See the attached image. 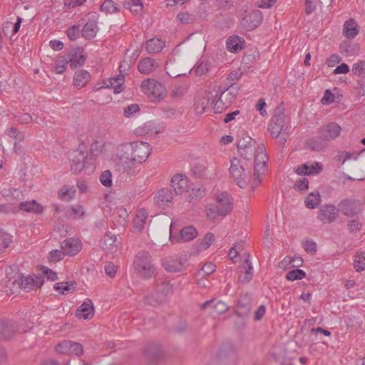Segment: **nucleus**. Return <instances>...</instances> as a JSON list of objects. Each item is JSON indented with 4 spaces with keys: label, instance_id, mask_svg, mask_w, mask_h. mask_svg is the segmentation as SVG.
<instances>
[{
    "label": "nucleus",
    "instance_id": "obj_1",
    "mask_svg": "<svg viewBox=\"0 0 365 365\" xmlns=\"http://www.w3.org/2000/svg\"><path fill=\"white\" fill-rule=\"evenodd\" d=\"M255 150L256 153L253 173L254 182L252 184V190L261 183L260 177L267 170L268 155L265 146L260 144L255 148V142H250V145L239 150L240 155L245 160H250Z\"/></svg>",
    "mask_w": 365,
    "mask_h": 365
},
{
    "label": "nucleus",
    "instance_id": "obj_2",
    "mask_svg": "<svg viewBox=\"0 0 365 365\" xmlns=\"http://www.w3.org/2000/svg\"><path fill=\"white\" fill-rule=\"evenodd\" d=\"M290 126L285 123L284 108L277 107L268 125V130L272 138L277 139L280 145H284L290 133Z\"/></svg>",
    "mask_w": 365,
    "mask_h": 365
},
{
    "label": "nucleus",
    "instance_id": "obj_3",
    "mask_svg": "<svg viewBox=\"0 0 365 365\" xmlns=\"http://www.w3.org/2000/svg\"><path fill=\"white\" fill-rule=\"evenodd\" d=\"M341 131V128L338 123H329L321 127L319 135L308 140L307 144L312 150H322L327 145L328 142L338 138Z\"/></svg>",
    "mask_w": 365,
    "mask_h": 365
},
{
    "label": "nucleus",
    "instance_id": "obj_4",
    "mask_svg": "<svg viewBox=\"0 0 365 365\" xmlns=\"http://www.w3.org/2000/svg\"><path fill=\"white\" fill-rule=\"evenodd\" d=\"M215 201V204H210L205 209L207 218L212 221L219 216H226L232 210V198L228 193L220 192Z\"/></svg>",
    "mask_w": 365,
    "mask_h": 365
},
{
    "label": "nucleus",
    "instance_id": "obj_5",
    "mask_svg": "<svg viewBox=\"0 0 365 365\" xmlns=\"http://www.w3.org/2000/svg\"><path fill=\"white\" fill-rule=\"evenodd\" d=\"M133 267L142 278L149 279L155 275V267L152 262L151 255L146 251L138 252L133 261Z\"/></svg>",
    "mask_w": 365,
    "mask_h": 365
},
{
    "label": "nucleus",
    "instance_id": "obj_6",
    "mask_svg": "<svg viewBox=\"0 0 365 365\" xmlns=\"http://www.w3.org/2000/svg\"><path fill=\"white\" fill-rule=\"evenodd\" d=\"M119 164L123 167L127 175L133 176L135 172L133 167L135 165L133 147L130 143L121 144L117 154Z\"/></svg>",
    "mask_w": 365,
    "mask_h": 365
},
{
    "label": "nucleus",
    "instance_id": "obj_7",
    "mask_svg": "<svg viewBox=\"0 0 365 365\" xmlns=\"http://www.w3.org/2000/svg\"><path fill=\"white\" fill-rule=\"evenodd\" d=\"M143 92L152 101H160L166 96L165 86L155 79L148 78L141 83Z\"/></svg>",
    "mask_w": 365,
    "mask_h": 365
},
{
    "label": "nucleus",
    "instance_id": "obj_8",
    "mask_svg": "<svg viewBox=\"0 0 365 365\" xmlns=\"http://www.w3.org/2000/svg\"><path fill=\"white\" fill-rule=\"evenodd\" d=\"M230 173L240 187L244 188L247 186L248 175L240 160L234 158L231 160Z\"/></svg>",
    "mask_w": 365,
    "mask_h": 365
},
{
    "label": "nucleus",
    "instance_id": "obj_9",
    "mask_svg": "<svg viewBox=\"0 0 365 365\" xmlns=\"http://www.w3.org/2000/svg\"><path fill=\"white\" fill-rule=\"evenodd\" d=\"M337 210L347 217L357 216L361 212V204L356 199H344L339 203Z\"/></svg>",
    "mask_w": 365,
    "mask_h": 365
},
{
    "label": "nucleus",
    "instance_id": "obj_10",
    "mask_svg": "<svg viewBox=\"0 0 365 365\" xmlns=\"http://www.w3.org/2000/svg\"><path fill=\"white\" fill-rule=\"evenodd\" d=\"M156 291L158 299L151 298L150 301L153 304H163L166 301L167 297L173 294V286L170 281L160 279L157 281Z\"/></svg>",
    "mask_w": 365,
    "mask_h": 365
},
{
    "label": "nucleus",
    "instance_id": "obj_11",
    "mask_svg": "<svg viewBox=\"0 0 365 365\" xmlns=\"http://www.w3.org/2000/svg\"><path fill=\"white\" fill-rule=\"evenodd\" d=\"M43 279L42 277L37 276H28L24 277L21 275L19 279L14 282V284H17V287L25 292H29L36 288L41 287L43 284Z\"/></svg>",
    "mask_w": 365,
    "mask_h": 365
},
{
    "label": "nucleus",
    "instance_id": "obj_12",
    "mask_svg": "<svg viewBox=\"0 0 365 365\" xmlns=\"http://www.w3.org/2000/svg\"><path fill=\"white\" fill-rule=\"evenodd\" d=\"M262 19V14L259 10L245 11L240 24L247 31L253 30L261 24Z\"/></svg>",
    "mask_w": 365,
    "mask_h": 365
},
{
    "label": "nucleus",
    "instance_id": "obj_13",
    "mask_svg": "<svg viewBox=\"0 0 365 365\" xmlns=\"http://www.w3.org/2000/svg\"><path fill=\"white\" fill-rule=\"evenodd\" d=\"M71 161V170L75 173H79L84 168L85 160L87 158V152L79 146L78 149L72 151L69 155Z\"/></svg>",
    "mask_w": 365,
    "mask_h": 365
},
{
    "label": "nucleus",
    "instance_id": "obj_14",
    "mask_svg": "<svg viewBox=\"0 0 365 365\" xmlns=\"http://www.w3.org/2000/svg\"><path fill=\"white\" fill-rule=\"evenodd\" d=\"M130 143L133 147L135 163L136 162H138L139 163L145 162L151 152L150 145L143 141L133 142Z\"/></svg>",
    "mask_w": 365,
    "mask_h": 365
},
{
    "label": "nucleus",
    "instance_id": "obj_15",
    "mask_svg": "<svg viewBox=\"0 0 365 365\" xmlns=\"http://www.w3.org/2000/svg\"><path fill=\"white\" fill-rule=\"evenodd\" d=\"M338 215L337 208L334 205H326L319 210L318 219L324 224H329L335 221Z\"/></svg>",
    "mask_w": 365,
    "mask_h": 365
},
{
    "label": "nucleus",
    "instance_id": "obj_16",
    "mask_svg": "<svg viewBox=\"0 0 365 365\" xmlns=\"http://www.w3.org/2000/svg\"><path fill=\"white\" fill-rule=\"evenodd\" d=\"M186 259L182 257H167L163 260L162 264L169 272H180L185 269Z\"/></svg>",
    "mask_w": 365,
    "mask_h": 365
},
{
    "label": "nucleus",
    "instance_id": "obj_17",
    "mask_svg": "<svg viewBox=\"0 0 365 365\" xmlns=\"http://www.w3.org/2000/svg\"><path fill=\"white\" fill-rule=\"evenodd\" d=\"M245 255L247 256L246 259H245V264L241 265L238 267L237 272H238V281L241 283H247L249 282L253 276L252 273V263L250 260V254L246 253Z\"/></svg>",
    "mask_w": 365,
    "mask_h": 365
},
{
    "label": "nucleus",
    "instance_id": "obj_18",
    "mask_svg": "<svg viewBox=\"0 0 365 365\" xmlns=\"http://www.w3.org/2000/svg\"><path fill=\"white\" fill-rule=\"evenodd\" d=\"M252 304V296L250 294L242 295L238 302L235 314L240 317H247L251 312Z\"/></svg>",
    "mask_w": 365,
    "mask_h": 365
},
{
    "label": "nucleus",
    "instance_id": "obj_19",
    "mask_svg": "<svg viewBox=\"0 0 365 365\" xmlns=\"http://www.w3.org/2000/svg\"><path fill=\"white\" fill-rule=\"evenodd\" d=\"M61 249L67 255H75L82 249L81 241L75 238H68L63 240L61 245Z\"/></svg>",
    "mask_w": 365,
    "mask_h": 365
},
{
    "label": "nucleus",
    "instance_id": "obj_20",
    "mask_svg": "<svg viewBox=\"0 0 365 365\" xmlns=\"http://www.w3.org/2000/svg\"><path fill=\"white\" fill-rule=\"evenodd\" d=\"M171 186L176 195H182L188 188V179L182 174H176L171 179Z\"/></svg>",
    "mask_w": 365,
    "mask_h": 365
},
{
    "label": "nucleus",
    "instance_id": "obj_21",
    "mask_svg": "<svg viewBox=\"0 0 365 365\" xmlns=\"http://www.w3.org/2000/svg\"><path fill=\"white\" fill-rule=\"evenodd\" d=\"M86 58V55L81 48H76L72 50L68 53V59L67 61L70 63V67L72 69H75L81 66L85 63Z\"/></svg>",
    "mask_w": 365,
    "mask_h": 365
},
{
    "label": "nucleus",
    "instance_id": "obj_22",
    "mask_svg": "<svg viewBox=\"0 0 365 365\" xmlns=\"http://www.w3.org/2000/svg\"><path fill=\"white\" fill-rule=\"evenodd\" d=\"M173 198V192L168 188H163L159 190L155 196V202L159 207L165 209L172 202Z\"/></svg>",
    "mask_w": 365,
    "mask_h": 365
},
{
    "label": "nucleus",
    "instance_id": "obj_23",
    "mask_svg": "<svg viewBox=\"0 0 365 365\" xmlns=\"http://www.w3.org/2000/svg\"><path fill=\"white\" fill-rule=\"evenodd\" d=\"M240 87L237 85H229L221 93L220 98L221 101H223V104L226 106H230L237 98L239 93Z\"/></svg>",
    "mask_w": 365,
    "mask_h": 365
},
{
    "label": "nucleus",
    "instance_id": "obj_24",
    "mask_svg": "<svg viewBox=\"0 0 365 365\" xmlns=\"http://www.w3.org/2000/svg\"><path fill=\"white\" fill-rule=\"evenodd\" d=\"M197 235V232L193 226H187L181 230L179 237H175L170 234V239L178 242H188L194 240Z\"/></svg>",
    "mask_w": 365,
    "mask_h": 365
},
{
    "label": "nucleus",
    "instance_id": "obj_25",
    "mask_svg": "<svg viewBox=\"0 0 365 365\" xmlns=\"http://www.w3.org/2000/svg\"><path fill=\"white\" fill-rule=\"evenodd\" d=\"M94 307L90 299L86 301L77 309L76 317L79 319H88L94 315Z\"/></svg>",
    "mask_w": 365,
    "mask_h": 365
},
{
    "label": "nucleus",
    "instance_id": "obj_26",
    "mask_svg": "<svg viewBox=\"0 0 365 365\" xmlns=\"http://www.w3.org/2000/svg\"><path fill=\"white\" fill-rule=\"evenodd\" d=\"M17 331L14 322L7 320H0V339H8Z\"/></svg>",
    "mask_w": 365,
    "mask_h": 365
},
{
    "label": "nucleus",
    "instance_id": "obj_27",
    "mask_svg": "<svg viewBox=\"0 0 365 365\" xmlns=\"http://www.w3.org/2000/svg\"><path fill=\"white\" fill-rule=\"evenodd\" d=\"M158 67L155 61L151 58H145L140 61L138 69L143 74H149Z\"/></svg>",
    "mask_w": 365,
    "mask_h": 365
},
{
    "label": "nucleus",
    "instance_id": "obj_28",
    "mask_svg": "<svg viewBox=\"0 0 365 365\" xmlns=\"http://www.w3.org/2000/svg\"><path fill=\"white\" fill-rule=\"evenodd\" d=\"M235 355V348L232 343L226 341L222 344L218 353L217 358L220 360H225L232 358Z\"/></svg>",
    "mask_w": 365,
    "mask_h": 365
},
{
    "label": "nucleus",
    "instance_id": "obj_29",
    "mask_svg": "<svg viewBox=\"0 0 365 365\" xmlns=\"http://www.w3.org/2000/svg\"><path fill=\"white\" fill-rule=\"evenodd\" d=\"M124 83V74L120 73L118 76L111 78L109 80L103 82V87L114 88L115 93H120L123 91V84Z\"/></svg>",
    "mask_w": 365,
    "mask_h": 365
},
{
    "label": "nucleus",
    "instance_id": "obj_30",
    "mask_svg": "<svg viewBox=\"0 0 365 365\" xmlns=\"http://www.w3.org/2000/svg\"><path fill=\"white\" fill-rule=\"evenodd\" d=\"M363 225L361 218L357 215L348 217L346 227L349 234L356 235L361 231Z\"/></svg>",
    "mask_w": 365,
    "mask_h": 365
},
{
    "label": "nucleus",
    "instance_id": "obj_31",
    "mask_svg": "<svg viewBox=\"0 0 365 365\" xmlns=\"http://www.w3.org/2000/svg\"><path fill=\"white\" fill-rule=\"evenodd\" d=\"M359 26L353 19H350L344 22L343 33L347 38H354L359 34Z\"/></svg>",
    "mask_w": 365,
    "mask_h": 365
},
{
    "label": "nucleus",
    "instance_id": "obj_32",
    "mask_svg": "<svg viewBox=\"0 0 365 365\" xmlns=\"http://www.w3.org/2000/svg\"><path fill=\"white\" fill-rule=\"evenodd\" d=\"M19 208L20 210L36 214H41L43 210V207L34 200L21 202Z\"/></svg>",
    "mask_w": 365,
    "mask_h": 365
},
{
    "label": "nucleus",
    "instance_id": "obj_33",
    "mask_svg": "<svg viewBox=\"0 0 365 365\" xmlns=\"http://www.w3.org/2000/svg\"><path fill=\"white\" fill-rule=\"evenodd\" d=\"M90 73L85 70H81L75 73L73 77V85L76 88H81L85 86L90 81Z\"/></svg>",
    "mask_w": 365,
    "mask_h": 365
},
{
    "label": "nucleus",
    "instance_id": "obj_34",
    "mask_svg": "<svg viewBox=\"0 0 365 365\" xmlns=\"http://www.w3.org/2000/svg\"><path fill=\"white\" fill-rule=\"evenodd\" d=\"M116 242L117 240L115 235H106L100 241V246L107 252H113L117 248Z\"/></svg>",
    "mask_w": 365,
    "mask_h": 365
},
{
    "label": "nucleus",
    "instance_id": "obj_35",
    "mask_svg": "<svg viewBox=\"0 0 365 365\" xmlns=\"http://www.w3.org/2000/svg\"><path fill=\"white\" fill-rule=\"evenodd\" d=\"M97 31V23L94 20L88 21L81 30L82 36L86 39H91L95 37Z\"/></svg>",
    "mask_w": 365,
    "mask_h": 365
},
{
    "label": "nucleus",
    "instance_id": "obj_36",
    "mask_svg": "<svg viewBox=\"0 0 365 365\" xmlns=\"http://www.w3.org/2000/svg\"><path fill=\"white\" fill-rule=\"evenodd\" d=\"M165 46V44L163 41L153 38L146 42L145 48L149 53H156L160 52Z\"/></svg>",
    "mask_w": 365,
    "mask_h": 365
},
{
    "label": "nucleus",
    "instance_id": "obj_37",
    "mask_svg": "<svg viewBox=\"0 0 365 365\" xmlns=\"http://www.w3.org/2000/svg\"><path fill=\"white\" fill-rule=\"evenodd\" d=\"M339 48L342 54H344L346 56H351L359 51L360 47L358 44L351 43L348 41H344L340 44Z\"/></svg>",
    "mask_w": 365,
    "mask_h": 365
},
{
    "label": "nucleus",
    "instance_id": "obj_38",
    "mask_svg": "<svg viewBox=\"0 0 365 365\" xmlns=\"http://www.w3.org/2000/svg\"><path fill=\"white\" fill-rule=\"evenodd\" d=\"M322 170V165L319 163H315L314 165H308L304 164L296 170V173L299 175H312L314 173H319Z\"/></svg>",
    "mask_w": 365,
    "mask_h": 365
},
{
    "label": "nucleus",
    "instance_id": "obj_39",
    "mask_svg": "<svg viewBox=\"0 0 365 365\" xmlns=\"http://www.w3.org/2000/svg\"><path fill=\"white\" fill-rule=\"evenodd\" d=\"M147 218L148 212L145 209L138 210L133 221L134 229L138 231H141L144 228Z\"/></svg>",
    "mask_w": 365,
    "mask_h": 365
},
{
    "label": "nucleus",
    "instance_id": "obj_40",
    "mask_svg": "<svg viewBox=\"0 0 365 365\" xmlns=\"http://www.w3.org/2000/svg\"><path fill=\"white\" fill-rule=\"evenodd\" d=\"M54 289L63 294L72 293L76 289V283L74 281L58 282L54 285Z\"/></svg>",
    "mask_w": 365,
    "mask_h": 365
},
{
    "label": "nucleus",
    "instance_id": "obj_41",
    "mask_svg": "<svg viewBox=\"0 0 365 365\" xmlns=\"http://www.w3.org/2000/svg\"><path fill=\"white\" fill-rule=\"evenodd\" d=\"M123 7L137 15L142 11L143 6L141 0H125L123 2Z\"/></svg>",
    "mask_w": 365,
    "mask_h": 365
},
{
    "label": "nucleus",
    "instance_id": "obj_42",
    "mask_svg": "<svg viewBox=\"0 0 365 365\" xmlns=\"http://www.w3.org/2000/svg\"><path fill=\"white\" fill-rule=\"evenodd\" d=\"M242 42L238 36H232L227 40V49L232 53H237L242 48Z\"/></svg>",
    "mask_w": 365,
    "mask_h": 365
},
{
    "label": "nucleus",
    "instance_id": "obj_43",
    "mask_svg": "<svg viewBox=\"0 0 365 365\" xmlns=\"http://www.w3.org/2000/svg\"><path fill=\"white\" fill-rule=\"evenodd\" d=\"M160 132L156 128H154L150 123H145L143 126L138 127L135 130L137 135H148L150 136L155 135Z\"/></svg>",
    "mask_w": 365,
    "mask_h": 365
},
{
    "label": "nucleus",
    "instance_id": "obj_44",
    "mask_svg": "<svg viewBox=\"0 0 365 365\" xmlns=\"http://www.w3.org/2000/svg\"><path fill=\"white\" fill-rule=\"evenodd\" d=\"M320 202V195L319 192L309 193L305 199L306 207L310 209L315 208Z\"/></svg>",
    "mask_w": 365,
    "mask_h": 365
},
{
    "label": "nucleus",
    "instance_id": "obj_45",
    "mask_svg": "<svg viewBox=\"0 0 365 365\" xmlns=\"http://www.w3.org/2000/svg\"><path fill=\"white\" fill-rule=\"evenodd\" d=\"M354 264L356 272L365 269V253L364 252L356 253Z\"/></svg>",
    "mask_w": 365,
    "mask_h": 365
},
{
    "label": "nucleus",
    "instance_id": "obj_46",
    "mask_svg": "<svg viewBox=\"0 0 365 365\" xmlns=\"http://www.w3.org/2000/svg\"><path fill=\"white\" fill-rule=\"evenodd\" d=\"M6 134L16 140L18 143L25 139V135L15 127H11L6 130Z\"/></svg>",
    "mask_w": 365,
    "mask_h": 365
},
{
    "label": "nucleus",
    "instance_id": "obj_47",
    "mask_svg": "<svg viewBox=\"0 0 365 365\" xmlns=\"http://www.w3.org/2000/svg\"><path fill=\"white\" fill-rule=\"evenodd\" d=\"M101 11L106 14H113L118 11L116 4L112 0H106L101 6Z\"/></svg>",
    "mask_w": 365,
    "mask_h": 365
},
{
    "label": "nucleus",
    "instance_id": "obj_48",
    "mask_svg": "<svg viewBox=\"0 0 365 365\" xmlns=\"http://www.w3.org/2000/svg\"><path fill=\"white\" fill-rule=\"evenodd\" d=\"M13 118L19 124H29L33 120L32 116L28 113H16Z\"/></svg>",
    "mask_w": 365,
    "mask_h": 365
},
{
    "label": "nucleus",
    "instance_id": "obj_49",
    "mask_svg": "<svg viewBox=\"0 0 365 365\" xmlns=\"http://www.w3.org/2000/svg\"><path fill=\"white\" fill-rule=\"evenodd\" d=\"M207 167L202 163H196L192 168V173L197 178H203L207 174Z\"/></svg>",
    "mask_w": 365,
    "mask_h": 365
},
{
    "label": "nucleus",
    "instance_id": "obj_50",
    "mask_svg": "<svg viewBox=\"0 0 365 365\" xmlns=\"http://www.w3.org/2000/svg\"><path fill=\"white\" fill-rule=\"evenodd\" d=\"M306 273L304 271L300 269H295L289 271L286 276V278L289 281H294L297 279H302L304 278Z\"/></svg>",
    "mask_w": 365,
    "mask_h": 365
},
{
    "label": "nucleus",
    "instance_id": "obj_51",
    "mask_svg": "<svg viewBox=\"0 0 365 365\" xmlns=\"http://www.w3.org/2000/svg\"><path fill=\"white\" fill-rule=\"evenodd\" d=\"M71 341H61V343L56 345V351L59 354H68L71 349Z\"/></svg>",
    "mask_w": 365,
    "mask_h": 365
},
{
    "label": "nucleus",
    "instance_id": "obj_52",
    "mask_svg": "<svg viewBox=\"0 0 365 365\" xmlns=\"http://www.w3.org/2000/svg\"><path fill=\"white\" fill-rule=\"evenodd\" d=\"M353 73L357 76H361L365 73V61H359L355 63L351 69Z\"/></svg>",
    "mask_w": 365,
    "mask_h": 365
},
{
    "label": "nucleus",
    "instance_id": "obj_53",
    "mask_svg": "<svg viewBox=\"0 0 365 365\" xmlns=\"http://www.w3.org/2000/svg\"><path fill=\"white\" fill-rule=\"evenodd\" d=\"M215 241V235L211 232L207 233L200 242V248L206 250Z\"/></svg>",
    "mask_w": 365,
    "mask_h": 365
},
{
    "label": "nucleus",
    "instance_id": "obj_54",
    "mask_svg": "<svg viewBox=\"0 0 365 365\" xmlns=\"http://www.w3.org/2000/svg\"><path fill=\"white\" fill-rule=\"evenodd\" d=\"M209 71V64L207 62L202 61L198 64L194 69V73L197 76L205 75Z\"/></svg>",
    "mask_w": 365,
    "mask_h": 365
},
{
    "label": "nucleus",
    "instance_id": "obj_55",
    "mask_svg": "<svg viewBox=\"0 0 365 365\" xmlns=\"http://www.w3.org/2000/svg\"><path fill=\"white\" fill-rule=\"evenodd\" d=\"M101 182L106 187L112 185V174L110 170L103 171L100 176Z\"/></svg>",
    "mask_w": 365,
    "mask_h": 365
},
{
    "label": "nucleus",
    "instance_id": "obj_56",
    "mask_svg": "<svg viewBox=\"0 0 365 365\" xmlns=\"http://www.w3.org/2000/svg\"><path fill=\"white\" fill-rule=\"evenodd\" d=\"M103 145H104L102 141L94 140L91 145V153L93 155H98L100 153H101Z\"/></svg>",
    "mask_w": 365,
    "mask_h": 365
},
{
    "label": "nucleus",
    "instance_id": "obj_57",
    "mask_svg": "<svg viewBox=\"0 0 365 365\" xmlns=\"http://www.w3.org/2000/svg\"><path fill=\"white\" fill-rule=\"evenodd\" d=\"M79 26L73 25L68 28L66 31L68 38L71 41H75L79 36Z\"/></svg>",
    "mask_w": 365,
    "mask_h": 365
},
{
    "label": "nucleus",
    "instance_id": "obj_58",
    "mask_svg": "<svg viewBox=\"0 0 365 365\" xmlns=\"http://www.w3.org/2000/svg\"><path fill=\"white\" fill-rule=\"evenodd\" d=\"M66 253L63 252V250H53L50 252V260L53 262H57L61 260Z\"/></svg>",
    "mask_w": 365,
    "mask_h": 365
},
{
    "label": "nucleus",
    "instance_id": "obj_59",
    "mask_svg": "<svg viewBox=\"0 0 365 365\" xmlns=\"http://www.w3.org/2000/svg\"><path fill=\"white\" fill-rule=\"evenodd\" d=\"M83 354V346L77 342L72 341L71 345V349L68 354H74L78 356H81Z\"/></svg>",
    "mask_w": 365,
    "mask_h": 365
},
{
    "label": "nucleus",
    "instance_id": "obj_60",
    "mask_svg": "<svg viewBox=\"0 0 365 365\" xmlns=\"http://www.w3.org/2000/svg\"><path fill=\"white\" fill-rule=\"evenodd\" d=\"M71 215H73L74 218H83L85 215L83 207L81 205H76L75 207H72L71 208Z\"/></svg>",
    "mask_w": 365,
    "mask_h": 365
},
{
    "label": "nucleus",
    "instance_id": "obj_61",
    "mask_svg": "<svg viewBox=\"0 0 365 365\" xmlns=\"http://www.w3.org/2000/svg\"><path fill=\"white\" fill-rule=\"evenodd\" d=\"M335 96L331 92L330 90L327 89L324 91V96L321 100L323 105H329L334 101Z\"/></svg>",
    "mask_w": 365,
    "mask_h": 365
},
{
    "label": "nucleus",
    "instance_id": "obj_62",
    "mask_svg": "<svg viewBox=\"0 0 365 365\" xmlns=\"http://www.w3.org/2000/svg\"><path fill=\"white\" fill-rule=\"evenodd\" d=\"M242 76V72L240 71H232L230 73L228 77L227 78V82L226 85L229 86L230 84L232 85H236L235 83V81L238 80Z\"/></svg>",
    "mask_w": 365,
    "mask_h": 365
},
{
    "label": "nucleus",
    "instance_id": "obj_63",
    "mask_svg": "<svg viewBox=\"0 0 365 365\" xmlns=\"http://www.w3.org/2000/svg\"><path fill=\"white\" fill-rule=\"evenodd\" d=\"M213 308L217 314H220L226 312L229 309V306L222 301H218L215 304Z\"/></svg>",
    "mask_w": 365,
    "mask_h": 365
},
{
    "label": "nucleus",
    "instance_id": "obj_64",
    "mask_svg": "<svg viewBox=\"0 0 365 365\" xmlns=\"http://www.w3.org/2000/svg\"><path fill=\"white\" fill-rule=\"evenodd\" d=\"M214 100L212 99L210 93H206L202 99V102L200 103L202 110L204 111L210 104L212 103Z\"/></svg>",
    "mask_w": 365,
    "mask_h": 365
}]
</instances>
